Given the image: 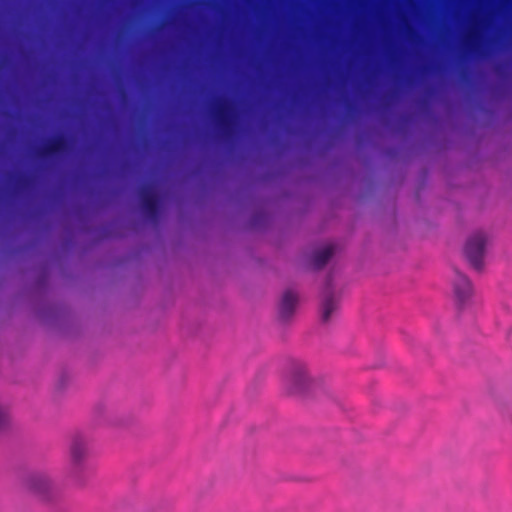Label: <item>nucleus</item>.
<instances>
[{"instance_id":"f257e3e1","label":"nucleus","mask_w":512,"mask_h":512,"mask_svg":"<svg viewBox=\"0 0 512 512\" xmlns=\"http://www.w3.org/2000/svg\"><path fill=\"white\" fill-rule=\"evenodd\" d=\"M486 243V235L482 232H476L467 239V242L465 244V256L469 264L476 271H481L483 268V259L485 254Z\"/></svg>"},{"instance_id":"f03ea898","label":"nucleus","mask_w":512,"mask_h":512,"mask_svg":"<svg viewBox=\"0 0 512 512\" xmlns=\"http://www.w3.org/2000/svg\"><path fill=\"white\" fill-rule=\"evenodd\" d=\"M310 385V377L306 365L302 362H293L285 380L288 393L297 395L304 393Z\"/></svg>"},{"instance_id":"7ed1b4c3","label":"nucleus","mask_w":512,"mask_h":512,"mask_svg":"<svg viewBox=\"0 0 512 512\" xmlns=\"http://www.w3.org/2000/svg\"><path fill=\"white\" fill-rule=\"evenodd\" d=\"M141 204L147 218L156 223L160 213V200L152 184L144 185L140 190Z\"/></svg>"},{"instance_id":"20e7f679","label":"nucleus","mask_w":512,"mask_h":512,"mask_svg":"<svg viewBox=\"0 0 512 512\" xmlns=\"http://www.w3.org/2000/svg\"><path fill=\"white\" fill-rule=\"evenodd\" d=\"M27 489L42 500H47L53 490L50 477L43 472L32 473L26 481Z\"/></svg>"},{"instance_id":"39448f33","label":"nucleus","mask_w":512,"mask_h":512,"mask_svg":"<svg viewBox=\"0 0 512 512\" xmlns=\"http://www.w3.org/2000/svg\"><path fill=\"white\" fill-rule=\"evenodd\" d=\"M68 150V141L64 135H58L45 144L38 156L43 160L54 159L63 155Z\"/></svg>"},{"instance_id":"423d86ee","label":"nucleus","mask_w":512,"mask_h":512,"mask_svg":"<svg viewBox=\"0 0 512 512\" xmlns=\"http://www.w3.org/2000/svg\"><path fill=\"white\" fill-rule=\"evenodd\" d=\"M214 118L217 127L223 134H229L233 127L231 107L227 101H221L215 111Z\"/></svg>"},{"instance_id":"0eeeda50","label":"nucleus","mask_w":512,"mask_h":512,"mask_svg":"<svg viewBox=\"0 0 512 512\" xmlns=\"http://www.w3.org/2000/svg\"><path fill=\"white\" fill-rule=\"evenodd\" d=\"M453 290L455 298L459 303H464L472 294V285L470 280L458 270H455Z\"/></svg>"},{"instance_id":"6e6552de","label":"nucleus","mask_w":512,"mask_h":512,"mask_svg":"<svg viewBox=\"0 0 512 512\" xmlns=\"http://www.w3.org/2000/svg\"><path fill=\"white\" fill-rule=\"evenodd\" d=\"M298 303V295L291 289L284 291L280 305L279 316L282 320H288L294 313Z\"/></svg>"},{"instance_id":"1a4fd4ad","label":"nucleus","mask_w":512,"mask_h":512,"mask_svg":"<svg viewBox=\"0 0 512 512\" xmlns=\"http://www.w3.org/2000/svg\"><path fill=\"white\" fill-rule=\"evenodd\" d=\"M88 446L89 442L85 437L77 435L73 438L70 447V454L75 466L80 465L86 458L88 454Z\"/></svg>"},{"instance_id":"9d476101","label":"nucleus","mask_w":512,"mask_h":512,"mask_svg":"<svg viewBox=\"0 0 512 512\" xmlns=\"http://www.w3.org/2000/svg\"><path fill=\"white\" fill-rule=\"evenodd\" d=\"M334 253V247L331 244L325 245L322 248L314 251L312 255V265L315 269L324 267L331 259Z\"/></svg>"},{"instance_id":"9b49d317","label":"nucleus","mask_w":512,"mask_h":512,"mask_svg":"<svg viewBox=\"0 0 512 512\" xmlns=\"http://www.w3.org/2000/svg\"><path fill=\"white\" fill-rule=\"evenodd\" d=\"M338 302L333 294L328 291L321 302V319L323 322H328L332 314L337 310Z\"/></svg>"},{"instance_id":"f8f14e48","label":"nucleus","mask_w":512,"mask_h":512,"mask_svg":"<svg viewBox=\"0 0 512 512\" xmlns=\"http://www.w3.org/2000/svg\"><path fill=\"white\" fill-rule=\"evenodd\" d=\"M479 39V35L476 31H471L467 38H466V44L471 50H475L477 41Z\"/></svg>"},{"instance_id":"ddd939ff","label":"nucleus","mask_w":512,"mask_h":512,"mask_svg":"<svg viewBox=\"0 0 512 512\" xmlns=\"http://www.w3.org/2000/svg\"><path fill=\"white\" fill-rule=\"evenodd\" d=\"M7 421H8L7 414L3 410L0 409V429L5 426Z\"/></svg>"}]
</instances>
